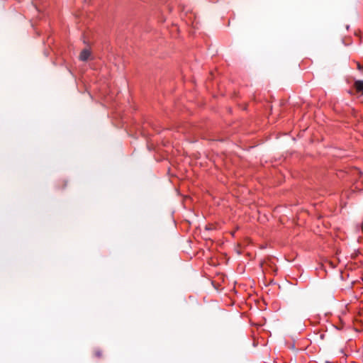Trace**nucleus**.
<instances>
[{
	"mask_svg": "<svg viewBox=\"0 0 363 363\" xmlns=\"http://www.w3.org/2000/svg\"><path fill=\"white\" fill-rule=\"evenodd\" d=\"M91 56V51L89 49H84L82 50L79 55V60L82 61H86L88 60Z\"/></svg>",
	"mask_w": 363,
	"mask_h": 363,
	"instance_id": "1",
	"label": "nucleus"
},
{
	"mask_svg": "<svg viewBox=\"0 0 363 363\" xmlns=\"http://www.w3.org/2000/svg\"><path fill=\"white\" fill-rule=\"evenodd\" d=\"M354 87L357 93L363 94V80H357L354 82Z\"/></svg>",
	"mask_w": 363,
	"mask_h": 363,
	"instance_id": "2",
	"label": "nucleus"
},
{
	"mask_svg": "<svg viewBox=\"0 0 363 363\" xmlns=\"http://www.w3.org/2000/svg\"><path fill=\"white\" fill-rule=\"evenodd\" d=\"M94 355H95V357L100 358L102 356V352L100 350H96L94 351Z\"/></svg>",
	"mask_w": 363,
	"mask_h": 363,
	"instance_id": "3",
	"label": "nucleus"
},
{
	"mask_svg": "<svg viewBox=\"0 0 363 363\" xmlns=\"http://www.w3.org/2000/svg\"><path fill=\"white\" fill-rule=\"evenodd\" d=\"M358 68L359 69H362L361 66L359 65H358Z\"/></svg>",
	"mask_w": 363,
	"mask_h": 363,
	"instance_id": "4",
	"label": "nucleus"
}]
</instances>
